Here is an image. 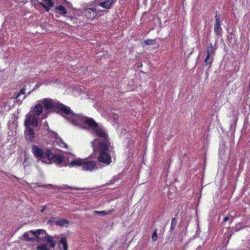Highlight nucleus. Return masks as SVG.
Masks as SVG:
<instances>
[{
	"instance_id": "obj_9",
	"label": "nucleus",
	"mask_w": 250,
	"mask_h": 250,
	"mask_svg": "<svg viewBox=\"0 0 250 250\" xmlns=\"http://www.w3.org/2000/svg\"><path fill=\"white\" fill-rule=\"evenodd\" d=\"M24 125L26 127L24 130L25 139L28 142L33 141L35 138V132L34 129L30 126V125L32 126V125L29 124L27 125H26L24 124Z\"/></svg>"
},
{
	"instance_id": "obj_26",
	"label": "nucleus",
	"mask_w": 250,
	"mask_h": 250,
	"mask_svg": "<svg viewBox=\"0 0 250 250\" xmlns=\"http://www.w3.org/2000/svg\"><path fill=\"white\" fill-rule=\"evenodd\" d=\"M25 88H22L20 91L18 93V94L16 96V98H17L18 97L20 96L21 94H24L25 93Z\"/></svg>"
},
{
	"instance_id": "obj_19",
	"label": "nucleus",
	"mask_w": 250,
	"mask_h": 250,
	"mask_svg": "<svg viewBox=\"0 0 250 250\" xmlns=\"http://www.w3.org/2000/svg\"><path fill=\"white\" fill-rule=\"evenodd\" d=\"M56 9L61 15H65L67 13L66 8L62 5L57 6Z\"/></svg>"
},
{
	"instance_id": "obj_15",
	"label": "nucleus",
	"mask_w": 250,
	"mask_h": 250,
	"mask_svg": "<svg viewBox=\"0 0 250 250\" xmlns=\"http://www.w3.org/2000/svg\"><path fill=\"white\" fill-rule=\"evenodd\" d=\"M69 221L64 219H59L56 221L55 224L61 227H67Z\"/></svg>"
},
{
	"instance_id": "obj_23",
	"label": "nucleus",
	"mask_w": 250,
	"mask_h": 250,
	"mask_svg": "<svg viewBox=\"0 0 250 250\" xmlns=\"http://www.w3.org/2000/svg\"><path fill=\"white\" fill-rule=\"evenodd\" d=\"M37 250H49L47 246L44 245H40L37 246Z\"/></svg>"
},
{
	"instance_id": "obj_12",
	"label": "nucleus",
	"mask_w": 250,
	"mask_h": 250,
	"mask_svg": "<svg viewBox=\"0 0 250 250\" xmlns=\"http://www.w3.org/2000/svg\"><path fill=\"white\" fill-rule=\"evenodd\" d=\"M221 24V21L220 20H215V23L214 24V33L216 36L219 37L221 36V31L222 28L220 26Z\"/></svg>"
},
{
	"instance_id": "obj_21",
	"label": "nucleus",
	"mask_w": 250,
	"mask_h": 250,
	"mask_svg": "<svg viewBox=\"0 0 250 250\" xmlns=\"http://www.w3.org/2000/svg\"><path fill=\"white\" fill-rule=\"evenodd\" d=\"M112 211H113L112 210H108V211H104V210H103V211H95V212L97 214H99V215H102V216H104V215L110 214H111Z\"/></svg>"
},
{
	"instance_id": "obj_33",
	"label": "nucleus",
	"mask_w": 250,
	"mask_h": 250,
	"mask_svg": "<svg viewBox=\"0 0 250 250\" xmlns=\"http://www.w3.org/2000/svg\"><path fill=\"white\" fill-rule=\"evenodd\" d=\"M43 125H44V126H46L48 127V123H47L46 121H45V122L44 123Z\"/></svg>"
},
{
	"instance_id": "obj_14",
	"label": "nucleus",
	"mask_w": 250,
	"mask_h": 250,
	"mask_svg": "<svg viewBox=\"0 0 250 250\" xmlns=\"http://www.w3.org/2000/svg\"><path fill=\"white\" fill-rule=\"evenodd\" d=\"M30 232H31V234L32 236H34L35 237L36 240L37 241H40V237L39 236L41 234H43V233L45 234V230L43 229H37L36 230H30Z\"/></svg>"
},
{
	"instance_id": "obj_2",
	"label": "nucleus",
	"mask_w": 250,
	"mask_h": 250,
	"mask_svg": "<svg viewBox=\"0 0 250 250\" xmlns=\"http://www.w3.org/2000/svg\"><path fill=\"white\" fill-rule=\"evenodd\" d=\"M55 112L59 114L69 122L76 125H80L85 116L83 114H75L70 108L59 102Z\"/></svg>"
},
{
	"instance_id": "obj_4",
	"label": "nucleus",
	"mask_w": 250,
	"mask_h": 250,
	"mask_svg": "<svg viewBox=\"0 0 250 250\" xmlns=\"http://www.w3.org/2000/svg\"><path fill=\"white\" fill-rule=\"evenodd\" d=\"M38 159L45 163H54L59 166H61L64 161V158L62 154L54 153L49 148H44L42 156L39 157Z\"/></svg>"
},
{
	"instance_id": "obj_32",
	"label": "nucleus",
	"mask_w": 250,
	"mask_h": 250,
	"mask_svg": "<svg viewBox=\"0 0 250 250\" xmlns=\"http://www.w3.org/2000/svg\"><path fill=\"white\" fill-rule=\"evenodd\" d=\"M204 245V244H203L202 246H199L197 249L196 250H202V247Z\"/></svg>"
},
{
	"instance_id": "obj_22",
	"label": "nucleus",
	"mask_w": 250,
	"mask_h": 250,
	"mask_svg": "<svg viewBox=\"0 0 250 250\" xmlns=\"http://www.w3.org/2000/svg\"><path fill=\"white\" fill-rule=\"evenodd\" d=\"M151 239L153 242H156L157 241L158 239L157 229H155L154 231Z\"/></svg>"
},
{
	"instance_id": "obj_25",
	"label": "nucleus",
	"mask_w": 250,
	"mask_h": 250,
	"mask_svg": "<svg viewBox=\"0 0 250 250\" xmlns=\"http://www.w3.org/2000/svg\"><path fill=\"white\" fill-rule=\"evenodd\" d=\"M43 1L47 4L48 7H53L54 5V3L52 2V0H43Z\"/></svg>"
},
{
	"instance_id": "obj_27",
	"label": "nucleus",
	"mask_w": 250,
	"mask_h": 250,
	"mask_svg": "<svg viewBox=\"0 0 250 250\" xmlns=\"http://www.w3.org/2000/svg\"><path fill=\"white\" fill-rule=\"evenodd\" d=\"M40 4L45 9L46 11L48 12L50 10L49 7L47 6L45 4L43 3H40Z\"/></svg>"
},
{
	"instance_id": "obj_31",
	"label": "nucleus",
	"mask_w": 250,
	"mask_h": 250,
	"mask_svg": "<svg viewBox=\"0 0 250 250\" xmlns=\"http://www.w3.org/2000/svg\"><path fill=\"white\" fill-rule=\"evenodd\" d=\"M219 13L217 11H216V13H215V20H220L219 19Z\"/></svg>"
},
{
	"instance_id": "obj_30",
	"label": "nucleus",
	"mask_w": 250,
	"mask_h": 250,
	"mask_svg": "<svg viewBox=\"0 0 250 250\" xmlns=\"http://www.w3.org/2000/svg\"><path fill=\"white\" fill-rule=\"evenodd\" d=\"M60 146L64 147H67V145L63 141L60 142Z\"/></svg>"
},
{
	"instance_id": "obj_35",
	"label": "nucleus",
	"mask_w": 250,
	"mask_h": 250,
	"mask_svg": "<svg viewBox=\"0 0 250 250\" xmlns=\"http://www.w3.org/2000/svg\"><path fill=\"white\" fill-rule=\"evenodd\" d=\"M66 187H67V188H70V189H73V188L70 187H69V186H66ZM74 189H75V188H74Z\"/></svg>"
},
{
	"instance_id": "obj_24",
	"label": "nucleus",
	"mask_w": 250,
	"mask_h": 250,
	"mask_svg": "<svg viewBox=\"0 0 250 250\" xmlns=\"http://www.w3.org/2000/svg\"><path fill=\"white\" fill-rule=\"evenodd\" d=\"M145 44L146 45H152L155 43V41L153 40L148 39L144 41Z\"/></svg>"
},
{
	"instance_id": "obj_20",
	"label": "nucleus",
	"mask_w": 250,
	"mask_h": 250,
	"mask_svg": "<svg viewBox=\"0 0 250 250\" xmlns=\"http://www.w3.org/2000/svg\"><path fill=\"white\" fill-rule=\"evenodd\" d=\"M176 223H177V221H176V218H173L171 220V226H170V230H169V232H170L171 233H172L173 232L174 229L176 227Z\"/></svg>"
},
{
	"instance_id": "obj_13",
	"label": "nucleus",
	"mask_w": 250,
	"mask_h": 250,
	"mask_svg": "<svg viewBox=\"0 0 250 250\" xmlns=\"http://www.w3.org/2000/svg\"><path fill=\"white\" fill-rule=\"evenodd\" d=\"M59 247L60 250H67L68 246L66 238L61 237L59 242Z\"/></svg>"
},
{
	"instance_id": "obj_5",
	"label": "nucleus",
	"mask_w": 250,
	"mask_h": 250,
	"mask_svg": "<svg viewBox=\"0 0 250 250\" xmlns=\"http://www.w3.org/2000/svg\"><path fill=\"white\" fill-rule=\"evenodd\" d=\"M70 166H82L84 170L92 171L97 168V166L95 161H84L82 159H76L72 161L70 164Z\"/></svg>"
},
{
	"instance_id": "obj_1",
	"label": "nucleus",
	"mask_w": 250,
	"mask_h": 250,
	"mask_svg": "<svg viewBox=\"0 0 250 250\" xmlns=\"http://www.w3.org/2000/svg\"><path fill=\"white\" fill-rule=\"evenodd\" d=\"M79 126L84 129L89 127L93 129L96 135L100 138V139H95L91 143L94 150L98 151V161L106 166L109 165L112 162L111 152L113 150V147L109 142L108 134L94 119L85 116Z\"/></svg>"
},
{
	"instance_id": "obj_34",
	"label": "nucleus",
	"mask_w": 250,
	"mask_h": 250,
	"mask_svg": "<svg viewBox=\"0 0 250 250\" xmlns=\"http://www.w3.org/2000/svg\"><path fill=\"white\" fill-rule=\"evenodd\" d=\"M39 86H40V85L38 83H37V84H36L34 89L35 88H38V87H39Z\"/></svg>"
},
{
	"instance_id": "obj_17",
	"label": "nucleus",
	"mask_w": 250,
	"mask_h": 250,
	"mask_svg": "<svg viewBox=\"0 0 250 250\" xmlns=\"http://www.w3.org/2000/svg\"><path fill=\"white\" fill-rule=\"evenodd\" d=\"M213 59V56H206L204 61V65L208 66V68H210L212 65Z\"/></svg>"
},
{
	"instance_id": "obj_11",
	"label": "nucleus",
	"mask_w": 250,
	"mask_h": 250,
	"mask_svg": "<svg viewBox=\"0 0 250 250\" xmlns=\"http://www.w3.org/2000/svg\"><path fill=\"white\" fill-rule=\"evenodd\" d=\"M46 236L43 237V240L47 242L49 247L51 248H54L56 244V241L54 238H58L57 237H52L45 233Z\"/></svg>"
},
{
	"instance_id": "obj_6",
	"label": "nucleus",
	"mask_w": 250,
	"mask_h": 250,
	"mask_svg": "<svg viewBox=\"0 0 250 250\" xmlns=\"http://www.w3.org/2000/svg\"><path fill=\"white\" fill-rule=\"evenodd\" d=\"M58 102L52 99L44 98L41 101V104L43 105L47 113H53L55 112Z\"/></svg>"
},
{
	"instance_id": "obj_29",
	"label": "nucleus",
	"mask_w": 250,
	"mask_h": 250,
	"mask_svg": "<svg viewBox=\"0 0 250 250\" xmlns=\"http://www.w3.org/2000/svg\"><path fill=\"white\" fill-rule=\"evenodd\" d=\"M229 219V216L228 215V216H226L224 219H223V221L222 223V225H224V223H226L227 221H228Z\"/></svg>"
},
{
	"instance_id": "obj_36",
	"label": "nucleus",
	"mask_w": 250,
	"mask_h": 250,
	"mask_svg": "<svg viewBox=\"0 0 250 250\" xmlns=\"http://www.w3.org/2000/svg\"><path fill=\"white\" fill-rule=\"evenodd\" d=\"M45 208V207H43V209L41 210V211H42V212H43V210H44V209Z\"/></svg>"
},
{
	"instance_id": "obj_28",
	"label": "nucleus",
	"mask_w": 250,
	"mask_h": 250,
	"mask_svg": "<svg viewBox=\"0 0 250 250\" xmlns=\"http://www.w3.org/2000/svg\"><path fill=\"white\" fill-rule=\"evenodd\" d=\"M55 222H56V220H55V218H52V219H49L48 221V222L47 223L48 224H52L53 223H55Z\"/></svg>"
},
{
	"instance_id": "obj_7",
	"label": "nucleus",
	"mask_w": 250,
	"mask_h": 250,
	"mask_svg": "<svg viewBox=\"0 0 250 250\" xmlns=\"http://www.w3.org/2000/svg\"><path fill=\"white\" fill-rule=\"evenodd\" d=\"M102 10H97L95 7H87L83 10V13L87 19L93 20L95 19L99 14L102 15Z\"/></svg>"
},
{
	"instance_id": "obj_16",
	"label": "nucleus",
	"mask_w": 250,
	"mask_h": 250,
	"mask_svg": "<svg viewBox=\"0 0 250 250\" xmlns=\"http://www.w3.org/2000/svg\"><path fill=\"white\" fill-rule=\"evenodd\" d=\"M215 49L214 48L212 43H209L207 47V56H213L215 55Z\"/></svg>"
},
{
	"instance_id": "obj_18",
	"label": "nucleus",
	"mask_w": 250,
	"mask_h": 250,
	"mask_svg": "<svg viewBox=\"0 0 250 250\" xmlns=\"http://www.w3.org/2000/svg\"><path fill=\"white\" fill-rule=\"evenodd\" d=\"M31 235L30 231L24 233L23 234V237L24 238V240L28 242H33L36 240L35 238L30 237V235Z\"/></svg>"
},
{
	"instance_id": "obj_8",
	"label": "nucleus",
	"mask_w": 250,
	"mask_h": 250,
	"mask_svg": "<svg viewBox=\"0 0 250 250\" xmlns=\"http://www.w3.org/2000/svg\"><path fill=\"white\" fill-rule=\"evenodd\" d=\"M94 2L95 4L104 8L105 9L102 10V14L104 12H107L113 4V0H95Z\"/></svg>"
},
{
	"instance_id": "obj_3",
	"label": "nucleus",
	"mask_w": 250,
	"mask_h": 250,
	"mask_svg": "<svg viewBox=\"0 0 250 250\" xmlns=\"http://www.w3.org/2000/svg\"><path fill=\"white\" fill-rule=\"evenodd\" d=\"M45 119L47 117V112H43V106L41 104V101L38 102V104L31 108L30 112L26 115L24 124L27 125L32 124L35 127L39 126L38 120L40 119Z\"/></svg>"
},
{
	"instance_id": "obj_10",
	"label": "nucleus",
	"mask_w": 250,
	"mask_h": 250,
	"mask_svg": "<svg viewBox=\"0 0 250 250\" xmlns=\"http://www.w3.org/2000/svg\"><path fill=\"white\" fill-rule=\"evenodd\" d=\"M44 149L39 147L38 146L33 145L31 147V151L34 157L37 159L42 157Z\"/></svg>"
}]
</instances>
